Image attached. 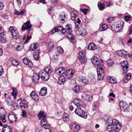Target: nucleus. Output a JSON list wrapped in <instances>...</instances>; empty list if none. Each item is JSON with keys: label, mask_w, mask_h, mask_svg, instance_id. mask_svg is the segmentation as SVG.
<instances>
[{"label": "nucleus", "mask_w": 132, "mask_h": 132, "mask_svg": "<svg viewBox=\"0 0 132 132\" xmlns=\"http://www.w3.org/2000/svg\"><path fill=\"white\" fill-rule=\"evenodd\" d=\"M92 61L94 65L97 66L98 79L99 80L102 79L104 76V66L102 64H100L99 59L96 56L92 58Z\"/></svg>", "instance_id": "1"}, {"label": "nucleus", "mask_w": 132, "mask_h": 132, "mask_svg": "<svg viewBox=\"0 0 132 132\" xmlns=\"http://www.w3.org/2000/svg\"><path fill=\"white\" fill-rule=\"evenodd\" d=\"M45 70H43L39 72V75L41 77V78L44 81L48 80L49 79L50 76L49 74L50 73L52 70L50 67L45 68Z\"/></svg>", "instance_id": "2"}, {"label": "nucleus", "mask_w": 132, "mask_h": 132, "mask_svg": "<svg viewBox=\"0 0 132 132\" xmlns=\"http://www.w3.org/2000/svg\"><path fill=\"white\" fill-rule=\"evenodd\" d=\"M38 116L39 119L41 120L40 123L42 126L44 128L48 129L50 128V125L47 122L46 119V114H45L44 111H40L38 114Z\"/></svg>", "instance_id": "3"}, {"label": "nucleus", "mask_w": 132, "mask_h": 132, "mask_svg": "<svg viewBox=\"0 0 132 132\" xmlns=\"http://www.w3.org/2000/svg\"><path fill=\"white\" fill-rule=\"evenodd\" d=\"M122 125L120 122L116 119H114L112 120V123L111 124H109L108 125V128L111 129V128H112V129H117V131H119Z\"/></svg>", "instance_id": "4"}, {"label": "nucleus", "mask_w": 132, "mask_h": 132, "mask_svg": "<svg viewBox=\"0 0 132 132\" xmlns=\"http://www.w3.org/2000/svg\"><path fill=\"white\" fill-rule=\"evenodd\" d=\"M123 25L122 22L118 23H115L111 26V29L113 32H118L122 29Z\"/></svg>", "instance_id": "5"}, {"label": "nucleus", "mask_w": 132, "mask_h": 132, "mask_svg": "<svg viewBox=\"0 0 132 132\" xmlns=\"http://www.w3.org/2000/svg\"><path fill=\"white\" fill-rule=\"evenodd\" d=\"M75 112L81 117L86 119L87 117V114L85 111L82 110L79 107H77L75 111Z\"/></svg>", "instance_id": "6"}, {"label": "nucleus", "mask_w": 132, "mask_h": 132, "mask_svg": "<svg viewBox=\"0 0 132 132\" xmlns=\"http://www.w3.org/2000/svg\"><path fill=\"white\" fill-rule=\"evenodd\" d=\"M78 57L81 63H84L86 62L87 59L85 57V51L83 50L79 52Z\"/></svg>", "instance_id": "7"}, {"label": "nucleus", "mask_w": 132, "mask_h": 132, "mask_svg": "<svg viewBox=\"0 0 132 132\" xmlns=\"http://www.w3.org/2000/svg\"><path fill=\"white\" fill-rule=\"evenodd\" d=\"M31 26L32 25L31 24L30 21H28L22 26V31H24L26 29L27 30L28 33H29L30 30Z\"/></svg>", "instance_id": "8"}, {"label": "nucleus", "mask_w": 132, "mask_h": 132, "mask_svg": "<svg viewBox=\"0 0 132 132\" xmlns=\"http://www.w3.org/2000/svg\"><path fill=\"white\" fill-rule=\"evenodd\" d=\"M74 73V71L72 69H70L67 70L63 73V75L64 77L66 78H69L71 77L73 75Z\"/></svg>", "instance_id": "9"}, {"label": "nucleus", "mask_w": 132, "mask_h": 132, "mask_svg": "<svg viewBox=\"0 0 132 132\" xmlns=\"http://www.w3.org/2000/svg\"><path fill=\"white\" fill-rule=\"evenodd\" d=\"M119 105L121 109H123L126 112H128L130 110V108L128 106V104L125 103H123L122 101L120 102Z\"/></svg>", "instance_id": "10"}, {"label": "nucleus", "mask_w": 132, "mask_h": 132, "mask_svg": "<svg viewBox=\"0 0 132 132\" xmlns=\"http://www.w3.org/2000/svg\"><path fill=\"white\" fill-rule=\"evenodd\" d=\"M5 110L2 107H1L0 108V118L3 122H5L6 121L5 119Z\"/></svg>", "instance_id": "11"}, {"label": "nucleus", "mask_w": 132, "mask_h": 132, "mask_svg": "<svg viewBox=\"0 0 132 132\" xmlns=\"http://www.w3.org/2000/svg\"><path fill=\"white\" fill-rule=\"evenodd\" d=\"M128 62L126 61H124L121 63V65L123 70V74L127 73V71Z\"/></svg>", "instance_id": "12"}, {"label": "nucleus", "mask_w": 132, "mask_h": 132, "mask_svg": "<svg viewBox=\"0 0 132 132\" xmlns=\"http://www.w3.org/2000/svg\"><path fill=\"white\" fill-rule=\"evenodd\" d=\"M79 81L81 82L83 84L87 85L89 83L88 79L86 77L83 76H80L79 77Z\"/></svg>", "instance_id": "13"}, {"label": "nucleus", "mask_w": 132, "mask_h": 132, "mask_svg": "<svg viewBox=\"0 0 132 132\" xmlns=\"http://www.w3.org/2000/svg\"><path fill=\"white\" fill-rule=\"evenodd\" d=\"M0 42L2 43H5L6 42L5 36L4 34V31L2 28L0 27Z\"/></svg>", "instance_id": "14"}, {"label": "nucleus", "mask_w": 132, "mask_h": 132, "mask_svg": "<svg viewBox=\"0 0 132 132\" xmlns=\"http://www.w3.org/2000/svg\"><path fill=\"white\" fill-rule=\"evenodd\" d=\"M40 76L39 75V74L35 73L33 74V82L34 83H36L39 81V79Z\"/></svg>", "instance_id": "15"}, {"label": "nucleus", "mask_w": 132, "mask_h": 132, "mask_svg": "<svg viewBox=\"0 0 132 132\" xmlns=\"http://www.w3.org/2000/svg\"><path fill=\"white\" fill-rule=\"evenodd\" d=\"M117 53L119 56L126 57L127 56L129 53L123 50H121L120 51H118Z\"/></svg>", "instance_id": "16"}, {"label": "nucleus", "mask_w": 132, "mask_h": 132, "mask_svg": "<svg viewBox=\"0 0 132 132\" xmlns=\"http://www.w3.org/2000/svg\"><path fill=\"white\" fill-rule=\"evenodd\" d=\"M80 128V126L75 124H71V129L72 131L75 132L78 131Z\"/></svg>", "instance_id": "17"}, {"label": "nucleus", "mask_w": 132, "mask_h": 132, "mask_svg": "<svg viewBox=\"0 0 132 132\" xmlns=\"http://www.w3.org/2000/svg\"><path fill=\"white\" fill-rule=\"evenodd\" d=\"M63 69L64 68L62 67H60L57 69L55 71V73L58 75H60L61 76L63 75V73L65 72Z\"/></svg>", "instance_id": "18"}, {"label": "nucleus", "mask_w": 132, "mask_h": 132, "mask_svg": "<svg viewBox=\"0 0 132 132\" xmlns=\"http://www.w3.org/2000/svg\"><path fill=\"white\" fill-rule=\"evenodd\" d=\"M47 88L46 87L42 88L39 93V95L42 96H45L47 94Z\"/></svg>", "instance_id": "19"}, {"label": "nucleus", "mask_w": 132, "mask_h": 132, "mask_svg": "<svg viewBox=\"0 0 132 132\" xmlns=\"http://www.w3.org/2000/svg\"><path fill=\"white\" fill-rule=\"evenodd\" d=\"M71 24H67L65 28H64L63 29V33H65L67 32H72V30L71 28Z\"/></svg>", "instance_id": "20"}, {"label": "nucleus", "mask_w": 132, "mask_h": 132, "mask_svg": "<svg viewBox=\"0 0 132 132\" xmlns=\"http://www.w3.org/2000/svg\"><path fill=\"white\" fill-rule=\"evenodd\" d=\"M76 32L77 33L79 32V33H78V35L83 36H86L87 34V32L86 31V30L83 28L81 29L80 31L78 29V30Z\"/></svg>", "instance_id": "21"}, {"label": "nucleus", "mask_w": 132, "mask_h": 132, "mask_svg": "<svg viewBox=\"0 0 132 132\" xmlns=\"http://www.w3.org/2000/svg\"><path fill=\"white\" fill-rule=\"evenodd\" d=\"M108 28V26L106 24L101 23L100 24L99 30L101 31H104L106 29Z\"/></svg>", "instance_id": "22"}, {"label": "nucleus", "mask_w": 132, "mask_h": 132, "mask_svg": "<svg viewBox=\"0 0 132 132\" xmlns=\"http://www.w3.org/2000/svg\"><path fill=\"white\" fill-rule=\"evenodd\" d=\"M65 77L64 76L62 75L58 78V83L60 85L63 84L65 80Z\"/></svg>", "instance_id": "23"}, {"label": "nucleus", "mask_w": 132, "mask_h": 132, "mask_svg": "<svg viewBox=\"0 0 132 132\" xmlns=\"http://www.w3.org/2000/svg\"><path fill=\"white\" fill-rule=\"evenodd\" d=\"M11 34L13 38L15 39H18L20 37V35L17 31L16 30H13V32Z\"/></svg>", "instance_id": "24"}, {"label": "nucleus", "mask_w": 132, "mask_h": 132, "mask_svg": "<svg viewBox=\"0 0 132 132\" xmlns=\"http://www.w3.org/2000/svg\"><path fill=\"white\" fill-rule=\"evenodd\" d=\"M20 105L22 110H27V109L28 105L25 103L24 101H21L20 103Z\"/></svg>", "instance_id": "25"}, {"label": "nucleus", "mask_w": 132, "mask_h": 132, "mask_svg": "<svg viewBox=\"0 0 132 132\" xmlns=\"http://www.w3.org/2000/svg\"><path fill=\"white\" fill-rule=\"evenodd\" d=\"M107 80L108 81L111 83L114 84L116 82V79L113 77L108 76L107 77Z\"/></svg>", "instance_id": "26"}, {"label": "nucleus", "mask_w": 132, "mask_h": 132, "mask_svg": "<svg viewBox=\"0 0 132 132\" xmlns=\"http://www.w3.org/2000/svg\"><path fill=\"white\" fill-rule=\"evenodd\" d=\"M87 48L88 49L94 50L96 49V45L93 43H90L88 45Z\"/></svg>", "instance_id": "27"}, {"label": "nucleus", "mask_w": 132, "mask_h": 132, "mask_svg": "<svg viewBox=\"0 0 132 132\" xmlns=\"http://www.w3.org/2000/svg\"><path fill=\"white\" fill-rule=\"evenodd\" d=\"M131 74L130 73H128L125 76L123 80L124 83H126L128 82V80H129L131 78Z\"/></svg>", "instance_id": "28"}, {"label": "nucleus", "mask_w": 132, "mask_h": 132, "mask_svg": "<svg viewBox=\"0 0 132 132\" xmlns=\"http://www.w3.org/2000/svg\"><path fill=\"white\" fill-rule=\"evenodd\" d=\"M71 19L72 20H73L78 15V13L75 11H73L71 12Z\"/></svg>", "instance_id": "29"}, {"label": "nucleus", "mask_w": 132, "mask_h": 132, "mask_svg": "<svg viewBox=\"0 0 132 132\" xmlns=\"http://www.w3.org/2000/svg\"><path fill=\"white\" fill-rule=\"evenodd\" d=\"M83 98L84 100L89 102L92 100V97L91 95L86 94L85 95Z\"/></svg>", "instance_id": "30"}, {"label": "nucleus", "mask_w": 132, "mask_h": 132, "mask_svg": "<svg viewBox=\"0 0 132 132\" xmlns=\"http://www.w3.org/2000/svg\"><path fill=\"white\" fill-rule=\"evenodd\" d=\"M71 32H67L66 35L67 37L69 39H70L71 40H73L75 39V36L73 34L71 33Z\"/></svg>", "instance_id": "31"}, {"label": "nucleus", "mask_w": 132, "mask_h": 132, "mask_svg": "<svg viewBox=\"0 0 132 132\" xmlns=\"http://www.w3.org/2000/svg\"><path fill=\"white\" fill-rule=\"evenodd\" d=\"M12 95L13 96L14 99H15L16 98V97L17 94V90L15 88H12Z\"/></svg>", "instance_id": "32"}, {"label": "nucleus", "mask_w": 132, "mask_h": 132, "mask_svg": "<svg viewBox=\"0 0 132 132\" xmlns=\"http://www.w3.org/2000/svg\"><path fill=\"white\" fill-rule=\"evenodd\" d=\"M33 55L34 59L36 60H38L39 59V52L38 50L34 53Z\"/></svg>", "instance_id": "33"}, {"label": "nucleus", "mask_w": 132, "mask_h": 132, "mask_svg": "<svg viewBox=\"0 0 132 132\" xmlns=\"http://www.w3.org/2000/svg\"><path fill=\"white\" fill-rule=\"evenodd\" d=\"M62 118L63 120L65 122H67L69 120V115L66 113H64L63 114Z\"/></svg>", "instance_id": "34"}, {"label": "nucleus", "mask_w": 132, "mask_h": 132, "mask_svg": "<svg viewBox=\"0 0 132 132\" xmlns=\"http://www.w3.org/2000/svg\"><path fill=\"white\" fill-rule=\"evenodd\" d=\"M81 101V100L76 98L73 100V103L77 107H78V106H81L80 104Z\"/></svg>", "instance_id": "35"}, {"label": "nucleus", "mask_w": 132, "mask_h": 132, "mask_svg": "<svg viewBox=\"0 0 132 132\" xmlns=\"http://www.w3.org/2000/svg\"><path fill=\"white\" fill-rule=\"evenodd\" d=\"M98 6L99 10H100L102 11L105 9V4L104 3H98Z\"/></svg>", "instance_id": "36"}, {"label": "nucleus", "mask_w": 132, "mask_h": 132, "mask_svg": "<svg viewBox=\"0 0 132 132\" xmlns=\"http://www.w3.org/2000/svg\"><path fill=\"white\" fill-rule=\"evenodd\" d=\"M31 38V36H27L26 35H25L23 38V40H24L26 39L25 41L24 44L28 42V41Z\"/></svg>", "instance_id": "37"}, {"label": "nucleus", "mask_w": 132, "mask_h": 132, "mask_svg": "<svg viewBox=\"0 0 132 132\" xmlns=\"http://www.w3.org/2000/svg\"><path fill=\"white\" fill-rule=\"evenodd\" d=\"M80 90V87L79 86L76 85L73 89V92L76 93H78Z\"/></svg>", "instance_id": "38"}, {"label": "nucleus", "mask_w": 132, "mask_h": 132, "mask_svg": "<svg viewBox=\"0 0 132 132\" xmlns=\"http://www.w3.org/2000/svg\"><path fill=\"white\" fill-rule=\"evenodd\" d=\"M55 29L56 30L57 32L60 31L63 34H64V33H63V29L64 28L61 26H58L57 27H55Z\"/></svg>", "instance_id": "39"}, {"label": "nucleus", "mask_w": 132, "mask_h": 132, "mask_svg": "<svg viewBox=\"0 0 132 132\" xmlns=\"http://www.w3.org/2000/svg\"><path fill=\"white\" fill-rule=\"evenodd\" d=\"M37 45L36 43L31 44L29 50L31 51H34L37 49Z\"/></svg>", "instance_id": "40"}, {"label": "nucleus", "mask_w": 132, "mask_h": 132, "mask_svg": "<svg viewBox=\"0 0 132 132\" xmlns=\"http://www.w3.org/2000/svg\"><path fill=\"white\" fill-rule=\"evenodd\" d=\"M48 47L49 48L48 50L49 51H51L52 50L53 46L54 45L53 44V42H49L48 43Z\"/></svg>", "instance_id": "41"}, {"label": "nucleus", "mask_w": 132, "mask_h": 132, "mask_svg": "<svg viewBox=\"0 0 132 132\" xmlns=\"http://www.w3.org/2000/svg\"><path fill=\"white\" fill-rule=\"evenodd\" d=\"M8 127L7 129H9V132H12V129L11 127L10 126H8L7 125H5L3 127L6 128ZM5 129H3L2 130V132H5Z\"/></svg>", "instance_id": "42"}, {"label": "nucleus", "mask_w": 132, "mask_h": 132, "mask_svg": "<svg viewBox=\"0 0 132 132\" xmlns=\"http://www.w3.org/2000/svg\"><path fill=\"white\" fill-rule=\"evenodd\" d=\"M113 63V60L111 59H110L107 61V65L109 67L112 66Z\"/></svg>", "instance_id": "43"}, {"label": "nucleus", "mask_w": 132, "mask_h": 132, "mask_svg": "<svg viewBox=\"0 0 132 132\" xmlns=\"http://www.w3.org/2000/svg\"><path fill=\"white\" fill-rule=\"evenodd\" d=\"M11 62L12 65L14 66H17L19 64L18 62L16 60L12 59Z\"/></svg>", "instance_id": "44"}, {"label": "nucleus", "mask_w": 132, "mask_h": 132, "mask_svg": "<svg viewBox=\"0 0 132 132\" xmlns=\"http://www.w3.org/2000/svg\"><path fill=\"white\" fill-rule=\"evenodd\" d=\"M124 19L126 21H128L129 20H130L131 19V16L130 15L125 16H124Z\"/></svg>", "instance_id": "45"}, {"label": "nucleus", "mask_w": 132, "mask_h": 132, "mask_svg": "<svg viewBox=\"0 0 132 132\" xmlns=\"http://www.w3.org/2000/svg\"><path fill=\"white\" fill-rule=\"evenodd\" d=\"M57 50L60 53H63L64 52V50L61 46H59L57 48Z\"/></svg>", "instance_id": "46"}, {"label": "nucleus", "mask_w": 132, "mask_h": 132, "mask_svg": "<svg viewBox=\"0 0 132 132\" xmlns=\"http://www.w3.org/2000/svg\"><path fill=\"white\" fill-rule=\"evenodd\" d=\"M29 59H27L26 58L25 59L24 58L23 60V63L25 65H27V63H28V61H29Z\"/></svg>", "instance_id": "47"}, {"label": "nucleus", "mask_w": 132, "mask_h": 132, "mask_svg": "<svg viewBox=\"0 0 132 132\" xmlns=\"http://www.w3.org/2000/svg\"><path fill=\"white\" fill-rule=\"evenodd\" d=\"M81 11L84 13L85 14H86L87 12L88 11V10L87 9H80Z\"/></svg>", "instance_id": "48"}, {"label": "nucleus", "mask_w": 132, "mask_h": 132, "mask_svg": "<svg viewBox=\"0 0 132 132\" xmlns=\"http://www.w3.org/2000/svg\"><path fill=\"white\" fill-rule=\"evenodd\" d=\"M112 128H111V129H108H108L110 131V132H118L119 131H117V129H116L115 128V129Z\"/></svg>", "instance_id": "49"}, {"label": "nucleus", "mask_w": 132, "mask_h": 132, "mask_svg": "<svg viewBox=\"0 0 132 132\" xmlns=\"http://www.w3.org/2000/svg\"><path fill=\"white\" fill-rule=\"evenodd\" d=\"M29 67H31V68H32L33 67V64L30 61V60H29V61H28V63H27V65Z\"/></svg>", "instance_id": "50"}, {"label": "nucleus", "mask_w": 132, "mask_h": 132, "mask_svg": "<svg viewBox=\"0 0 132 132\" xmlns=\"http://www.w3.org/2000/svg\"><path fill=\"white\" fill-rule=\"evenodd\" d=\"M32 98L36 101H37L39 100V97L37 95V94Z\"/></svg>", "instance_id": "51"}, {"label": "nucleus", "mask_w": 132, "mask_h": 132, "mask_svg": "<svg viewBox=\"0 0 132 132\" xmlns=\"http://www.w3.org/2000/svg\"><path fill=\"white\" fill-rule=\"evenodd\" d=\"M36 94H37V93L35 92V91L33 90L30 94V96L31 97H32L34 96Z\"/></svg>", "instance_id": "52"}, {"label": "nucleus", "mask_w": 132, "mask_h": 132, "mask_svg": "<svg viewBox=\"0 0 132 132\" xmlns=\"http://www.w3.org/2000/svg\"><path fill=\"white\" fill-rule=\"evenodd\" d=\"M56 32H57L55 28L54 29H52L51 30L49 33L50 34H53L54 33Z\"/></svg>", "instance_id": "53"}, {"label": "nucleus", "mask_w": 132, "mask_h": 132, "mask_svg": "<svg viewBox=\"0 0 132 132\" xmlns=\"http://www.w3.org/2000/svg\"><path fill=\"white\" fill-rule=\"evenodd\" d=\"M97 106L96 104L95 103L93 104L92 108L93 110H94L96 109L97 108Z\"/></svg>", "instance_id": "54"}, {"label": "nucleus", "mask_w": 132, "mask_h": 132, "mask_svg": "<svg viewBox=\"0 0 132 132\" xmlns=\"http://www.w3.org/2000/svg\"><path fill=\"white\" fill-rule=\"evenodd\" d=\"M81 22V21L79 18H77V20H75L74 21V23H77L78 24H80Z\"/></svg>", "instance_id": "55"}, {"label": "nucleus", "mask_w": 132, "mask_h": 132, "mask_svg": "<svg viewBox=\"0 0 132 132\" xmlns=\"http://www.w3.org/2000/svg\"><path fill=\"white\" fill-rule=\"evenodd\" d=\"M23 111L22 112V116L23 117H24L26 116V113L25 111L26 110H23Z\"/></svg>", "instance_id": "56"}, {"label": "nucleus", "mask_w": 132, "mask_h": 132, "mask_svg": "<svg viewBox=\"0 0 132 132\" xmlns=\"http://www.w3.org/2000/svg\"><path fill=\"white\" fill-rule=\"evenodd\" d=\"M132 34V25H131L129 28V31L128 33L129 35Z\"/></svg>", "instance_id": "57"}, {"label": "nucleus", "mask_w": 132, "mask_h": 132, "mask_svg": "<svg viewBox=\"0 0 132 132\" xmlns=\"http://www.w3.org/2000/svg\"><path fill=\"white\" fill-rule=\"evenodd\" d=\"M4 7V5L2 3H0V11L2 10Z\"/></svg>", "instance_id": "58"}, {"label": "nucleus", "mask_w": 132, "mask_h": 132, "mask_svg": "<svg viewBox=\"0 0 132 132\" xmlns=\"http://www.w3.org/2000/svg\"><path fill=\"white\" fill-rule=\"evenodd\" d=\"M3 67L1 66H0V76L2 75L3 72Z\"/></svg>", "instance_id": "59"}, {"label": "nucleus", "mask_w": 132, "mask_h": 132, "mask_svg": "<svg viewBox=\"0 0 132 132\" xmlns=\"http://www.w3.org/2000/svg\"><path fill=\"white\" fill-rule=\"evenodd\" d=\"M13 30H15L12 26H11L9 28V30L11 33L13 32Z\"/></svg>", "instance_id": "60"}, {"label": "nucleus", "mask_w": 132, "mask_h": 132, "mask_svg": "<svg viewBox=\"0 0 132 132\" xmlns=\"http://www.w3.org/2000/svg\"><path fill=\"white\" fill-rule=\"evenodd\" d=\"M25 10L24 9L22 10L21 11L19 12V14L20 15H22L24 13Z\"/></svg>", "instance_id": "61"}, {"label": "nucleus", "mask_w": 132, "mask_h": 132, "mask_svg": "<svg viewBox=\"0 0 132 132\" xmlns=\"http://www.w3.org/2000/svg\"><path fill=\"white\" fill-rule=\"evenodd\" d=\"M112 3L111 2H109L107 3L106 6L107 7H109L112 5Z\"/></svg>", "instance_id": "62"}, {"label": "nucleus", "mask_w": 132, "mask_h": 132, "mask_svg": "<svg viewBox=\"0 0 132 132\" xmlns=\"http://www.w3.org/2000/svg\"><path fill=\"white\" fill-rule=\"evenodd\" d=\"M65 15H64V16L61 15L60 16L61 18V20L62 21L64 22V18H65Z\"/></svg>", "instance_id": "63"}, {"label": "nucleus", "mask_w": 132, "mask_h": 132, "mask_svg": "<svg viewBox=\"0 0 132 132\" xmlns=\"http://www.w3.org/2000/svg\"><path fill=\"white\" fill-rule=\"evenodd\" d=\"M14 14L15 15H19V12L17 10H16L15 11Z\"/></svg>", "instance_id": "64"}]
</instances>
